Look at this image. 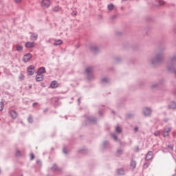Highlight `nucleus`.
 Returning a JSON list of instances; mask_svg holds the SVG:
<instances>
[{
    "mask_svg": "<svg viewBox=\"0 0 176 176\" xmlns=\"http://www.w3.org/2000/svg\"><path fill=\"white\" fill-rule=\"evenodd\" d=\"M29 88H30V89H32V85H30Z\"/></svg>",
    "mask_w": 176,
    "mask_h": 176,
    "instance_id": "obj_36",
    "label": "nucleus"
},
{
    "mask_svg": "<svg viewBox=\"0 0 176 176\" xmlns=\"http://www.w3.org/2000/svg\"><path fill=\"white\" fill-rule=\"evenodd\" d=\"M109 10H113V4H110L108 6Z\"/></svg>",
    "mask_w": 176,
    "mask_h": 176,
    "instance_id": "obj_21",
    "label": "nucleus"
},
{
    "mask_svg": "<svg viewBox=\"0 0 176 176\" xmlns=\"http://www.w3.org/2000/svg\"><path fill=\"white\" fill-rule=\"evenodd\" d=\"M135 131H138V127L135 128Z\"/></svg>",
    "mask_w": 176,
    "mask_h": 176,
    "instance_id": "obj_34",
    "label": "nucleus"
},
{
    "mask_svg": "<svg viewBox=\"0 0 176 176\" xmlns=\"http://www.w3.org/2000/svg\"><path fill=\"white\" fill-rule=\"evenodd\" d=\"M124 173V171L123 170V169L118 170V174H120V175H123Z\"/></svg>",
    "mask_w": 176,
    "mask_h": 176,
    "instance_id": "obj_22",
    "label": "nucleus"
},
{
    "mask_svg": "<svg viewBox=\"0 0 176 176\" xmlns=\"http://www.w3.org/2000/svg\"><path fill=\"white\" fill-rule=\"evenodd\" d=\"M31 58H32V55L30 53L26 54L23 56V61H24V63H28V61H30V60H31Z\"/></svg>",
    "mask_w": 176,
    "mask_h": 176,
    "instance_id": "obj_3",
    "label": "nucleus"
},
{
    "mask_svg": "<svg viewBox=\"0 0 176 176\" xmlns=\"http://www.w3.org/2000/svg\"><path fill=\"white\" fill-rule=\"evenodd\" d=\"M24 78H25V76H23V74H21L19 76L20 80H24Z\"/></svg>",
    "mask_w": 176,
    "mask_h": 176,
    "instance_id": "obj_26",
    "label": "nucleus"
},
{
    "mask_svg": "<svg viewBox=\"0 0 176 176\" xmlns=\"http://www.w3.org/2000/svg\"><path fill=\"white\" fill-rule=\"evenodd\" d=\"M41 5L44 8H50V5H52V2L50 1V0H43Z\"/></svg>",
    "mask_w": 176,
    "mask_h": 176,
    "instance_id": "obj_1",
    "label": "nucleus"
},
{
    "mask_svg": "<svg viewBox=\"0 0 176 176\" xmlns=\"http://www.w3.org/2000/svg\"><path fill=\"white\" fill-rule=\"evenodd\" d=\"M154 135H155V137H157V135H160V131H155L154 133Z\"/></svg>",
    "mask_w": 176,
    "mask_h": 176,
    "instance_id": "obj_25",
    "label": "nucleus"
},
{
    "mask_svg": "<svg viewBox=\"0 0 176 176\" xmlns=\"http://www.w3.org/2000/svg\"><path fill=\"white\" fill-rule=\"evenodd\" d=\"M30 39L32 41H36L38 39V34H32Z\"/></svg>",
    "mask_w": 176,
    "mask_h": 176,
    "instance_id": "obj_12",
    "label": "nucleus"
},
{
    "mask_svg": "<svg viewBox=\"0 0 176 176\" xmlns=\"http://www.w3.org/2000/svg\"><path fill=\"white\" fill-rule=\"evenodd\" d=\"M15 2L16 3H20V2H21V0H15Z\"/></svg>",
    "mask_w": 176,
    "mask_h": 176,
    "instance_id": "obj_31",
    "label": "nucleus"
},
{
    "mask_svg": "<svg viewBox=\"0 0 176 176\" xmlns=\"http://www.w3.org/2000/svg\"><path fill=\"white\" fill-rule=\"evenodd\" d=\"M112 137H113V138L116 141L118 140V136H116V135L113 134V135H112Z\"/></svg>",
    "mask_w": 176,
    "mask_h": 176,
    "instance_id": "obj_28",
    "label": "nucleus"
},
{
    "mask_svg": "<svg viewBox=\"0 0 176 176\" xmlns=\"http://www.w3.org/2000/svg\"><path fill=\"white\" fill-rule=\"evenodd\" d=\"M37 103H33V107H35V105H36Z\"/></svg>",
    "mask_w": 176,
    "mask_h": 176,
    "instance_id": "obj_35",
    "label": "nucleus"
},
{
    "mask_svg": "<svg viewBox=\"0 0 176 176\" xmlns=\"http://www.w3.org/2000/svg\"><path fill=\"white\" fill-rule=\"evenodd\" d=\"M52 170H54V171H56V170H57V166L55 165V166H54L53 167H52Z\"/></svg>",
    "mask_w": 176,
    "mask_h": 176,
    "instance_id": "obj_30",
    "label": "nucleus"
},
{
    "mask_svg": "<svg viewBox=\"0 0 176 176\" xmlns=\"http://www.w3.org/2000/svg\"><path fill=\"white\" fill-rule=\"evenodd\" d=\"M116 130L117 133H122V128H120V126H117Z\"/></svg>",
    "mask_w": 176,
    "mask_h": 176,
    "instance_id": "obj_19",
    "label": "nucleus"
},
{
    "mask_svg": "<svg viewBox=\"0 0 176 176\" xmlns=\"http://www.w3.org/2000/svg\"><path fill=\"white\" fill-rule=\"evenodd\" d=\"M87 74H90V72H93V67H87L86 69Z\"/></svg>",
    "mask_w": 176,
    "mask_h": 176,
    "instance_id": "obj_15",
    "label": "nucleus"
},
{
    "mask_svg": "<svg viewBox=\"0 0 176 176\" xmlns=\"http://www.w3.org/2000/svg\"><path fill=\"white\" fill-rule=\"evenodd\" d=\"M63 43V41L61 40H56L54 43V46H58V45H61Z\"/></svg>",
    "mask_w": 176,
    "mask_h": 176,
    "instance_id": "obj_14",
    "label": "nucleus"
},
{
    "mask_svg": "<svg viewBox=\"0 0 176 176\" xmlns=\"http://www.w3.org/2000/svg\"><path fill=\"white\" fill-rule=\"evenodd\" d=\"M152 157H153V154L149 151L146 156V160H151Z\"/></svg>",
    "mask_w": 176,
    "mask_h": 176,
    "instance_id": "obj_9",
    "label": "nucleus"
},
{
    "mask_svg": "<svg viewBox=\"0 0 176 176\" xmlns=\"http://www.w3.org/2000/svg\"><path fill=\"white\" fill-rule=\"evenodd\" d=\"M28 120L29 123H32V122L34 121V120L32 119V117H29Z\"/></svg>",
    "mask_w": 176,
    "mask_h": 176,
    "instance_id": "obj_24",
    "label": "nucleus"
},
{
    "mask_svg": "<svg viewBox=\"0 0 176 176\" xmlns=\"http://www.w3.org/2000/svg\"><path fill=\"white\" fill-rule=\"evenodd\" d=\"M58 10H60V7H58V6H55V7L53 8V11H54V12H58Z\"/></svg>",
    "mask_w": 176,
    "mask_h": 176,
    "instance_id": "obj_18",
    "label": "nucleus"
},
{
    "mask_svg": "<svg viewBox=\"0 0 176 176\" xmlns=\"http://www.w3.org/2000/svg\"><path fill=\"white\" fill-rule=\"evenodd\" d=\"M46 73V69L44 67H41L38 69L37 74H40L42 75V74Z\"/></svg>",
    "mask_w": 176,
    "mask_h": 176,
    "instance_id": "obj_10",
    "label": "nucleus"
},
{
    "mask_svg": "<svg viewBox=\"0 0 176 176\" xmlns=\"http://www.w3.org/2000/svg\"><path fill=\"white\" fill-rule=\"evenodd\" d=\"M25 47H27V49H31L32 47H35V43L34 42H27L25 45Z\"/></svg>",
    "mask_w": 176,
    "mask_h": 176,
    "instance_id": "obj_5",
    "label": "nucleus"
},
{
    "mask_svg": "<svg viewBox=\"0 0 176 176\" xmlns=\"http://www.w3.org/2000/svg\"><path fill=\"white\" fill-rule=\"evenodd\" d=\"M5 107V104L3 102H0V111H3V108Z\"/></svg>",
    "mask_w": 176,
    "mask_h": 176,
    "instance_id": "obj_17",
    "label": "nucleus"
},
{
    "mask_svg": "<svg viewBox=\"0 0 176 176\" xmlns=\"http://www.w3.org/2000/svg\"><path fill=\"white\" fill-rule=\"evenodd\" d=\"M16 50L18 52H21V50H23V46H21L20 45H16Z\"/></svg>",
    "mask_w": 176,
    "mask_h": 176,
    "instance_id": "obj_16",
    "label": "nucleus"
},
{
    "mask_svg": "<svg viewBox=\"0 0 176 176\" xmlns=\"http://www.w3.org/2000/svg\"><path fill=\"white\" fill-rule=\"evenodd\" d=\"M173 105L175 106H171V108H175L176 107V104L175 103H173Z\"/></svg>",
    "mask_w": 176,
    "mask_h": 176,
    "instance_id": "obj_32",
    "label": "nucleus"
},
{
    "mask_svg": "<svg viewBox=\"0 0 176 176\" xmlns=\"http://www.w3.org/2000/svg\"><path fill=\"white\" fill-rule=\"evenodd\" d=\"M157 2H159L160 5H164V1L162 0H156Z\"/></svg>",
    "mask_w": 176,
    "mask_h": 176,
    "instance_id": "obj_23",
    "label": "nucleus"
},
{
    "mask_svg": "<svg viewBox=\"0 0 176 176\" xmlns=\"http://www.w3.org/2000/svg\"><path fill=\"white\" fill-rule=\"evenodd\" d=\"M176 133L175 132H173V135H175Z\"/></svg>",
    "mask_w": 176,
    "mask_h": 176,
    "instance_id": "obj_38",
    "label": "nucleus"
},
{
    "mask_svg": "<svg viewBox=\"0 0 176 176\" xmlns=\"http://www.w3.org/2000/svg\"><path fill=\"white\" fill-rule=\"evenodd\" d=\"M151 110L148 108H145L144 110V113L146 116H148L151 114Z\"/></svg>",
    "mask_w": 176,
    "mask_h": 176,
    "instance_id": "obj_11",
    "label": "nucleus"
},
{
    "mask_svg": "<svg viewBox=\"0 0 176 176\" xmlns=\"http://www.w3.org/2000/svg\"><path fill=\"white\" fill-rule=\"evenodd\" d=\"M168 149H170V151H173V149H174V146L169 145L168 146Z\"/></svg>",
    "mask_w": 176,
    "mask_h": 176,
    "instance_id": "obj_29",
    "label": "nucleus"
},
{
    "mask_svg": "<svg viewBox=\"0 0 176 176\" xmlns=\"http://www.w3.org/2000/svg\"><path fill=\"white\" fill-rule=\"evenodd\" d=\"M50 87L51 89H57V87H58V82L56 80L52 81L51 82Z\"/></svg>",
    "mask_w": 176,
    "mask_h": 176,
    "instance_id": "obj_7",
    "label": "nucleus"
},
{
    "mask_svg": "<svg viewBox=\"0 0 176 176\" xmlns=\"http://www.w3.org/2000/svg\"><path fill=\"white\" fill-rule=\"evenodd\" d=\"M10 115L12 119H16L17 118V112L13 110L10 111Z\"/></svg>",
    "mask_w": 176,
    "mask_h": 176,
    "instance_id": "obj_8",
    "label": "nucleus"
},
{
    "mask_svg": "<svg viewBox=\"0 0 176 176\" xmlns=\"http://www.w3.org/2000/svg\"><path fill=\"white\" fill-rule=\"evenodd\" d=\"M63 152H64V153H66L65 148L63 149Z\"/></svg>",
    "mask_w": 176,
    "mask_h": 176,
    "instance_id": "obj_37",
    "label": "nucleus"
},
{
    "mask_svg": "<svg viewBox=\"0 0 176 176\" xmlns=\"http://www.w3.org/2000/svg\"><path fill=\"white\" fill-rule=\"evenodd\" d=\"M136 166H137V162H135V161H134V160H132L131 162V168H133V169L135 168Z\"/></svg>",
    "mask_w": 176,
    "mask_h": 176,
    "instance_id": "obj_13",
    "label": "nucleus"
},
{
    "mask_svg": "<svg viewBox=\"0 0 176 176\" xmlns=\"http://www.w3.org/2000/svg\"><path fill=\"white\" fill-rule=\"evenodd\" d=\"M30 159L31 160H34L35 159V156L34 155V154H30Z\"/></svg>",
    "mask_w": 176,
    "mask_h": 176,
    "instance_id": "obj_27",
    "label": "nucleus"
},
{
    "mask_svg": "<svg viewBox=\"0 0 176 176\" xmlns=\"http://www.w3.org/2000/svg\"><path fill=\"white\" fill-rule=\"evenodd\" d=\"M144 168H146V167H148V164H145L144 165Z\"/></svg>",
    "mask_w": 176,
    "mask_h": 176,
    "instance_id": "obj_33",
    "label": "nucleus"
},
{
    "mask_svg": "<svg viewBox=\"0 0 176 176\" xmlns=\"http://www.w3.org/2000/svg\"><path fill=\"white\" fill-rule=\"evenodd\" d=\"M36 82H42V80H43V74L37 73V75L36 76Z\"/></svg>",
    "mask_w": 176,
    "mask_h": 176,
    "instance_id": "obj_6",
    "label": "nucleus"
},
{
    "mask_svg": "<svg viewBox=\"0 0 176 176\" xmlns=\"http://www.w3.org/2000/svg\"><path fill=\"white\" fill-rule=\"evenodd\" d=\"M170 131H171V128L170 127L166 128L163 132V137H168Z\"/></svg>",
    "mask_w": 176,
    "mask_h": 176,
    "instance_id": "obj_4",
    "label": "nucleus"
},
{
    "mask_svg": "<svg viewBox=\"0 0 176 176\" xmlns=\"http://www.w3.org/2000/svg\"><path fill=\"white\" fill-rule=\"evenodd\" d=\"M15 155L16 156H21V153H20V151L19 150H16V152H15Z\"/></svg>",
    "mask_w": 176,
    "mask_h": 176,
    "instance_id": "obj_20",
    "label": "nucleus"
},
{
    "mask_svg": "<svg viewBox=\"0 0 176 176\" xmlns=\"http://www.w3.org/2000/svg\"><path fill=\"white\" fill-rule=\"evenodd\" d=\"M28 74L30 76H32V75H34V74H35V66L34 65L29 66L28 67Z\"/></svg>",
    "mask_w": 176,
    "mask_h": 176,
    "instance_id": "obj_2",
    "label": "nucleus"
}]
</instances>
